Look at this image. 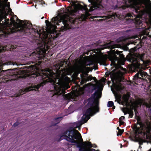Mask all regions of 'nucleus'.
<instances>
[{
	"instance_id": "a211bd4d",
	"label": "nucleus",
	"mask_w": 151,
	"mask_h": 151,
	"mask_svg": "<svg viewBox=\"0 0 151 151\" xmlns=\"http://www.w3.org/2000/svg\"><path fill=\"white\" fill-rule=\"evenodd\" d=\"M138 107L137 104H136L132 107L133 110H134L135 112V116H137L138 114H139L138 111H137V109Z\"/></svg>"
},
{
	"instance_id": "a19ab883",
	"label": "nucleus",
	"mask_w": 151,
	"mask_h": 151,
	"mask_svg": "<svg viewBox=\"0 0 151 151\" xmlns=\"http://www.w3.org/2000/svg\"><path fill=\"white\" fill-rule=\"evenodd\" d=\"M93 79H94V80H96V77H93Z\"/></svg>"
},
{
	"instance_id": "20e7f679",
	"label": "nucleus",
	"mask_w": 151,
	"mask_h": 151,
	"mask_svg": "<svg viewBox=\"0 0 151 151\" xmlns=\"http://www.w3.org/2000/svg\"><path fill=\"white\" fill-rule=\"evenodd\" d=\"M122 52L116 50L115 52V55L114 56L112 57L111 58V65L115 66L116 65V61H118L119 60V58L121 59L124 58V56L122 53Z\"/></svg>"
},
{
	"instance_id": "f704fd0d",
	"label": "nucleus",
	"mask_w": 151,
	"mask_h": 151,
	"mask_svg": "<svg viewBox=\"0 0 151 151\" xmlns=\"http://www.w3.org/2000/svg\"><path fill=\"white\" fill-rule=\"evenodd\" d=\"M7 64L9 65H14V63L12 62H8L7 63Z\"/></svg>"
},
{
	"instance_id": "ea45409f",
	"label": "nucleus",
	"mask_w": 151,
	"mask_h": 151,
	"mask_svg": "<svg viewBox=\"0 0 151 151\" xmlns=\"http://www.w3.org/2000/svg\"><path fill=\"white\" fill-rule=\"evenodd\" d=\"M112 107H112L113 109H115V106H114H114H113Z\"/></svg>"
},
{
	"instance_id": "4468645a",
	"label": "nucleus",
	"mask_w": 151,
	"mask_h": 151,
	"mask_svg": "<svg viewBox=\"0 0 151 151\" xmlns=\"http://www.w3.org/2000/svg\"><path fill=\"white\" fill-rule=\"evenodd\" d=\"M133 109H132V107L130 109H127V113L125 112L124 111L123 112L125 114H126L127 113L129 114V118H132L134 115V112L133 111Z\"/></svg>"
},
{
	"instance_id": "473e14b6",
	"label": "nucleus",
	"mask_w": 151,
	"mask_h": 151,
	"mask_svg": "<svg viewBox=\"0 0 151 151\" xmlns=\"http://www.w3.org/2000/svg\"><path fill=\"white\" fill-rule=\"evenodd\" d=\"M142 72V74H143V76H144V77L147 76L148 75L145 72Z\"/></svg>"
},
{
	"instance_id": "dca6fc26",
	"label": "nucleus",
	"mask_w": 151,
	"mask_h": 151,
	"mask_svg": "<svg viewBox=\"0 0 151 151\" xmlns=\"http://www.w3.org/2000/svg\"><path fill=\"white\" fill-rule=\"evenodd\" d=\"M130 3H132L134 4H137L141 3L142 0H129Z\"/></svg>"
},
{
	"instance_id": "c03bdc74",
	"label": "nucleus",
	"mask_w": 151,
	"mask_h": 151,
	"mask_svg": "<svg viewBox=\"0 0 151 151\" xmlns=\"http://www.w3.org/2000/svg\"><path fill=\"white\" fill-rule=\"evenodd\" d=\"M0 12L1 13H2L3 12L2 11V10H1L0 11Z\"/></svg>"
},
{
	"instance_id": "a878e982",
	"label": "nucleus",
	"mask_w": 151,
	"mask_h": 151,
	"mask_svg": "<svg viewBox=\"0 0 151 151\" xmlns=\"http://www.w3.org/2000/svg\"><path fill=\"white\" fill-rule=\"evenodd\" d=\"M135 117L137 120V121H141V118L139 116H135Z\"/></svg>"
},
{
	"instance_id": "f8f14e48",
	"label": "nucleus",
	"mask_w": 151,
	"mask_h": 151,
	"mask_svg": "<svg viewBox=\"0 0 151 151\" xmlns=\"http://www.w3.org/2000/svg\"><path fill=\"white\" fill-rule=\"evenodd\" d=\"M63 118L62 117H58L54 119L53 122L54 123L52 124V126H55Z\"/></svg>"
},
{
	"instance_id": "72a5a7b5",
	"label": "nucleus",
	"mask_w": 151,
	"mask_h": 151,
	"mask_svg": "<svg viewBox=\"0 0 151 151\" xmlns=\"http://www.w3.org/2000/svg\"><path fill=\"white\" fill-rule=\"evenodd\" d=\"M125 118V117L124 116H121L119 118V120L120 121H122V120L124 119Z\"/></svg>"
},
{
	"instance_id": "8fccbe9b",
	"label": "nucleus",
	"mask_w": 151,
	"mask_h": 151,
	"mask_svg": "<svg viewBox=\"0 0 151 151\" xmlns=\"http://www.w3.org/2000/svg\"><path fill=\"white\" fill-rule=\"evenodd\" d=\"M131 59H130L128 60L130 62L131 61Z\"/></svg>"
},
{
	"instance_id": "393cba45",
	"label": "nucleus",
	"mask_w": 151,
	"mask_h": 151,
	"mask_svg": "<svg viewBox=\"0 0 151 151\" xmlns=\"http://www.w3.org/2000/svg\"><path fill=\"white\" fill-rule=\"evenodd\" d=\"M19 124V123L18 122H15L14 124L13 125L12 127L14 128H15L16 127L18 126Z\"/></svg>"
},
{
	"instance_id": "bb28decb",
	"label": "nucleus",
	"mask_w": 151,
	"mask_h": 151,
	"mask_svg": "<svg viewBox=\"0 0 151 151\" xmlns=\"http://www.w3.org/2000/svg\"><path fill=\"white\" fill-rule=\"evenodd\" d=\"M125 123L124 122L122 121H120L119 125V126H121L122 125H123Z\"/></svg>"
},
{
	"instance_id": "aec40b11",
	"label": "nucleus",
	"mask_w": 151,
	"mask_h": 151,
	"mask_svg": "<svg viewBox=\"0 0 151 151\" xmlns=\"http://www.w3.org/2000/svg\"><path fill=\"white\" fill-rule=\"evenodd\" d=\"M145 55L144 54H139L137 55L138 58L141 60L144 61V57Z\"/></svg>"
},
{
	"instance_id": "5701e85b",
	"label": "nucleus",
	"mask_w": 151,
	"mask_h": 151,
	"mask_svg": "<svg viewBox=\"0 0 151 151\" xmlns=\"http://www.w3.org/2000/svg\"><path fill=\"white\" fill-rule=\"evenodd\" d=\"M114 103L112 101H110L108 102L107 106L109 107H112L114 106Z\"/></svg>"
},
{
	"instance_id": "c756f323",
	"label": "nucleus",
	"mask_w": 151,
	"mask_h": 151,
	"mask_svg": "<svg viewBox=\"0 0 151 151\" xmlns=\"http://www.w3.org/2000/svg\"><path fill=\"white\" fill-rule=\"evenodd\" d=\"M148 13L149 14L151 15V8H149L147 10Z\"/></svg>"
},
{
	"instance_id": "79ce46f5",
	"label": "nucleus",
	"mask_w": 151,
	"mask_h": 151,
	"mask_svg": "<svg viewBox=\"0 0 151 151\" xmlns=\"http://www.w3.org/2000/svg\"><path fill=\"white\" fill-rule=\"evenodd\" d=\"M117 129L118 130V131L120 129H119V127H118L117 128Z\"/></svg>"
},
{
	"instance_id": "2eb2a0df",
	"label": "nucleus",
	"mask_w": 151,
	"mask_h": 151,
	"mask_svg": "<svg viewBox=\"0 0 151 151\" xmlns=\"http://www.w3.org/2000/svg\"><path fill=\"white\" fill-rule=\"evenodd\" d=\"M84 121V122L83 123H82L81 122H78L75 123L74 124V125L73 126V127H75L74 128L73 127L74 129H76V128L81 127V125L83 124L84 123H85V121ZM78 130H79V128H78Z\"/></svg>"
},
{
	"instance_id": "cd10ccee",
	"label": "nucleus",
	"mask_w": 151,
	"mask_h": 151,
	"mask_svg": "<svg viewBox=\"0 0 151 151\" xmlns=\"http://www.w3.org/2000/svg\"><path fill=\"white\" fill-rule=\"evenodd\" d=\"M126 16L128 17H129L131 18V17H133L132 15L130 13H127L126 15Z\"/></svg>"
},
{
	"instance_id": "1a4fd4ad",
	"label": "nucleus",
	"mask_w": 151,
	"mask_h": 151,
	"mask_svg": "<svg viewBox=\"0 0 151 151\" xmlns=\"http://www.w3.org/2000/svg\"><path fill=\"white\" fill-rule=\"evenodd\" d=\"M143 77L144 76H143V74H142V72H138L134 76L133 79L134 81H135L138 80L139 79H140L141 80H143L145 81H147L146 79L144 78H143Z\"/></svg>"
},
{
	"instance_id": "e433bc0d",
	"label": "nucleus",
	"mask_w": 151,
	"mask_h": 151,
	"mask_svg": "<svg viewBox=\"0 0 151 151\" xmlns=\"http://www.w3.org/2000/svg\"><path fill=\"white\" fill-rule=\"evenodd\" d=\"M88 148V149L90 151H96V150L94 149H93V148L90 149V148Z\"/></svg>"
},
{
	"instance_id": "58836bf2",
	"label": "nucleus",
	"mask_w": 151,
	"mask_h": 151,
	"mask_svg": "<svg viewBox=\"0 0 151 151\" xmlns=\"http://www.w3.org/2000/svg\"><path fill=\"white\" fill-rule=\"evenodd\" d=\"M149 111L150 112L151 114V106L149 108Z\"/></svg>"
},
{
	"instance_id": "7ed1b4c3",
	"label": "nucleus",
	"mask_w": 151,
	"mask_h": 151,
	"mask_svg": "<svg viewBox=\"0 0 151 151\" xmlns=\"http://www.w3.org/2000/svg\"><path fill=\"white\" fill-rule=\"evenodd\" d=\"M99 90H97L88 99V102L86 107L88 108L86 111L83 112L84 114L81 118L83 121H85V122H86L90 119V116H92L96 112L99 111L98 105H95V101L101 97V96L99 95Z\"/></svg>"
},
{
	"instance_id": "39448f33",
	"label": "nucleus",
	"mask_w": 151,
	"mask_h": 151,
	"mask_svg": "<svg viewBox=\"0 0 151 151\" xmlns=\"http://www.w3.org/2000/svg\"><path fill=\"white\" fill-rule=\"evenodd\" d=\"M92 5L90 8L91 11L96 9H100L104 8L102 5V0H88Z\"/></svg>"
},
{
	"instance_id": "f257e3e1",
	"label": "nucleus",
	"mask_w": 151,
	"mask_h": 151,
	"mask_svg": "<svg viewBox=\"0 0 151 151\" xmlns=\"http://www.w3.org/2000/svg\"><path fill=\"white\" fill-rule=\"evenodd\" d=\"M16 16V20L23 24L21 29L22 32L24 33H30L34 32L37 33L39 36L40 39L41 40L42 45L36 51L31 53L29 58L32 60L31 63L34 64L31 65L30 71L29 73L27 71L19 70L15 71L14 69H9L6 71V74L2 78H26L27 77L30 78H55L56 73L58 72L60 78H69L67 75H69L70 72L64 64L60 63L56 64L55 66V70L54 72L52 70L48 69L45 72H39L37 71L38 66L40 64L39 60L44 59L45 55L47 50V45L52 41L57 38L59 35L57 34L55 29L57 28L56 25H59L60 23H62L63 25L59 28L62 31H64L71 28V24L76 25V18L75 15H72V17L66 16L65 15L61 17L60 19L57 17H53L52 19V22L54 24L50 23L47 26L46 31L44 29L40 27H37L35 25H32V24L27 20L23 21L18 19Z\"/></svg>"
},
{
	"instance_id": "6e6552de",
	"label": "nucleus",
	"mask_w": 151,
	"mask_h": 151,
	"mask_svg": "<svg viewBox=\"0 0 151 151\" xmlns=\"http://www.w3.org/2000/svg\"><path fill=\"white\" fill-rule=\"evenodd\" d=\"M142 18L141 16H138L134 19H132L133 22L135 23L136 27H140L142 25V22L140 20Z\"/></svg>"
},
{
	"instance_id": "6ab92c4d",
	"label": "nucleus",
	"mask_w": 151,
	"mask_h": 151,
	"mask_svg": "<svg viewBox=\"0 0 151 151\" xmlns=\"http://www.w3.org/2000/svg\"><path fill=\"white\" fill-rule=\"evenodd\" d=\"M7 46L0 45V53L2 52L5 51L7 50Z\"/></svg>"
},
{
	"instance_id": "c85d7f7f",
	"label": "nucleus",
	"mask_w": 151,
	"mask_h": 151,
	"mask_svg": "<svg viewBox=\"0 0 151 151\" xmlns=\"http://www.w3.org/2000/svg\"><path fill=\"white\" fill-rule=\"evenodd\" d=\"M137 124L140 125V126H141L143 125L141 121H137Z\"/></svg>"
},
{
	"instance_id": "a18cd8bd",
	"label": "nucleus",
	"mask_w": 151,
	"mask_h": 151,
	"mask_svg": "<svg viewBox=\"0 0 151 151\" xmlns=\"http://www.w3.org/2000/svg\"><path fill=\"white\" fill-rule=\"evenodd\" d=\"M47 22H49V21H48L47 20H46L45 21V23H47Z\"/></svg>"
},
{
	"instance_id": "c9c22d12",
	"label": "nucleus",
	"mask_w": 151,
	"mask_h": 151,
	"mask_svg": "<svg viewBox=\"0 0 151 151\" xmlns=\"http://www.w3.org/2000/svg\"><path fill=\"white\" fill-rule=\"evenodd\" d=\"M16 46L15 45V46H14V45H11V47L9 48V49H11V48L13 49H14L16 48Z\"/></svg>"
},
{
	"instance_id": "412c9836",
	"label": "nucleus",
	"mask_w": 151,
	"mask_h": 151,
	"mask_svg": "<svg viewBox=\"0 0 151 151\" xmlns=\"http://www.w3.org/2000/svg\"><path fill=\"white\" fill-rule=\"evenodd\" d=\"M106 75L107 76H110L111 78L114 76V74L113 72H107L106 73Z\"/></svg>"
},
{
	"instance_id": "9d476101",
	"label": "nucleus",
	"mask_w": 151,
	"mask_h": 151,
	"mask_svg": "<svg viewBox=\"0 0 151 151\" xmlns=\"http://www.w3.org/2000/svg\"><path fill=\"white\" fill-rule=\"evenodd\" d=\"M15 31V30L14 29H12L11 28L9 30L8 29L7 31L4 30L3 28H0V32H2L5 35V36H8L10 34H12Z\"/></svg>"
},
{
	"instance_id": "7c9ffc66",
	"label": "nucleus",
	"mask_w": 151,
	"mask_h": 151,
	"mask_svg": "<svg viewBox=\"0 0 151 151\" xmlns=\"http://www.w3.org/2000/svg\"><path fill=\"white\" fill-rule=\"evenodd\" d=\"M124 99L126 103H127L128 102V99L127 98L126 95H125V96L124 97Z\"/></svg>"
},
{
	"instance_id": "0eeeda50",
	"label": "nucleus",
	"mask_w": 151,
	"mask_h": 151,
	"mask_svg": "<svg viewBox=\"0 0 151 151\" xmlns=\"http://www.w3.org/2000/svg\"><path fill=\"white\" fill-rule=\"evenodd\" d=\"M88 73H86L85 75H83L81 77V84H84L87 81L93 79V77L91 75L88 76Z\"/></svg>"
},
{
	"instance_id": "4c0bfd02",
	"label": "nucleus",
	"mask_w": 151,
	"mask_h": 151,
	"mask_svg": "<svg viewBox=\"0 0 151 151\" xmlns=\"http://www.w3.org/2000/svg\"><path fill=\"white\" fill-rule=\"evenodd\" d=\"M116 16V13H115V14H113L111 15V17H114V18Z\"/></svg>"
},
{
	"instance_id": "de8ad7c7",
	"label": "nucleus",
	"mask_w": 151,
	"mask_h": 151,
	"mask_svg": "<svg viewBox=\"0 0 151 151\" xmlns=\"http://www.w3.org/2000/svg\"><path fill=\"white\" fill-rule=\"evenodd\" d=\"M44 18V17H42L41 18V19H43Z\"/></svg>"
},
{
	"instance_id": "864d4df0",
	"label": "nucleus",
	"mask_w": 151,
	"mask_h": 151,
	"mask_svg": "<svg viewBox=\"0 0 151 151\" xmlns=\"http://www.w3.org/2000/svg\"><path fill=\"white\" fill-rule=\"evenodd\" d=\"M63 1H65V0H63Z\"/></svg>"
},
{
	"instance_id": "f03ea898",
	"label": "nucleus",
	"mask_w": 151,
	"mask_h": 151,
	"mask_svg": "<svg viewBox=\"0 0 151 151\" xmlns=\"http://www.w3.org/2000/svg\"><path fill=\"white\" fill-rule=\"evenodd\" d=\"M63 139L71 143L76 144L77 147L79 148V151H90L88 148L93 147L91 142H83L80 133L72 127L69 128L65 132L63 133L58 141H60Z\"/></svg>"
},
{
	"instance_id": "37998d69",
	"label": "nucleus",
	"mask_w": 151,
	"mask_h": 151,
	"mask_svg": "<svg viewBox=\"0 0 151 151\" xmlns=\"http://www.w3.org/2000/svg\"><path fill=\"white\" fill-rule=\"evenodd\" d=\"M0 73H0V75H2V71H0Z\"/></svg>"
},
{
	"instance_id": "4be33fe9",
	"label": "nucleus",
	"mask_w": 151,
	"mask_h": 151,
	"mask_svg": "<svg viewBox=\"0 0 151 151\" xmlns=\"http://www.w3.org/2000/svg\"><path fill=\"white\" fill-rule=\"evenodd\" d=\"M78 7L81 10H86L87 9L86 6H83L81 4H79Z\"/></svg>"
},
{
	"instance_id": "ddd939ff",
	"label": "nucleus",
	"mask_w": 151,
	"mask_h": 151,
	"mask_svg": "<svg viewBox=\"0 0 151 151\" xmlns=\"http://www.w3.org/2000/svg\"><path fill=\"white\" fill-rule=\"evenodd\" d=\"M35 88V87L34 86L33 87H29L26 88L24 89V90H23L20 93V95H22L23 94H24L26 92H28L32 90H34Z\"/></svg>"
},
{
	"instance_id": "9b49d317",
	"label": "nucleus",
	"mask_w": 151,
	"mask_h": 151,
	"mask_svg": "<svg viewBox=\"0 0 151 151\" xmlns=\"http://www.w3.org/2000/svg\"><path fill=\"white\" fill-rule=\"evenodd\" d=\"M146 125L145 126L146 132L147 134H149L151 132V121L146 122Z\"/></svg>"
},
{
	"instance_id": "3c124183",
	"label": "nucleus",
	"mask_w": 151,
	"mask_h": 151,
	"mask_svg": "<svg viewBox=\"0 0 151 151\" xmlns=\"http://www.w3.org/2000/svg\"><path fill=\"white\" fill-rule=\"evenodd\" d=\"M4 11H5V9L4 8Z\"/></svg>"
},
{
	"instance_id": "49530a36",
	"label": "nucleus",
	"mask_w": 151,
	"mask_h": 151,
	"mask_svg": "<svg viewBox=\"0 0 151 151\" xmlns=\"http://www.w3.org/2000/svg\"><path fill=\"white\" fill-rule=\"evenodd\" d=\"M8 0H5V2H7Z\"/></svg>"
},
{
	"instance_id": "2f4dec72",
	"label": "nucleus",
	"mask_w": 151,
	"mask_h": 151,
	"mask_svg": "<svg viewBox=\"0 0 151 151\" xmlns=\"http://www.w3.org/2000/svg\"><path fill=\"white\" fill-rule=\"evenodd\" d=\"M119 39V41L121 42L125 41L126 40L125 39H123L122 37H120Z\"/></svg>"
},
{
	"instance_id": "09e8293b",
	"label": "nucleus",
	"mask_w": 151,
	"mask_h": 151,
	"mask_svg": "<svg viewBox=\"0 0 151 151\" xmlns=\"http://www.w3.org/2000/svg\"><path fill=\"white\" fill-rule=\"evenodd\" d=\"M8 4H9V6L10 7V5H9V2H8Z\"/></svg>"
},
{
	"instance_id": "603ef678",
	"label": "nucleus",
	"mask_w": 151,
	"mask_h": 151,
	"mask_svg": "<svg viewBox=\"0 0 151 151\" xmlns=\"http://www.w3.org/2000/svg\"><path fill=\"white\" fill-rule=\"evenodd\" d=\"M6 18V16H5L4 17V18Z\"/></svg>"
},
{
	"instance_id": "f3484780",
	"label": "nucleus",
	"mask_w": 151,
	"mask_h": 151,
	"mask_svg": "<svg viewBox=\"0 0 151 151\" xmlns=\"http://www.w3.org/2000/svg\"><path fill=\"white\" fill-rule=\"evenodd\" d=\"M95 91L97 90H99V95L100 96H101V92L100 91L99 88V87L97 86H93V88L91 90V93H92L93 91L94 90H96Z\"/></svg>"
},
{
	"instance_id": "423d86ee",
	"label": "nucleus",
	"mask_w": 151,
	"mask_h": 151,
	"mask_svg": "<svg viewBox=\"0 0 151 151\" xmlns=\"http://www.w3.org/2000/svg\"><path fill=\"white\" fill-rule=\"evenodd\" d=\"M149 138V136L147 133H144L143 137L142 138L139 137L137 139V141L139 142L140 145H141L143 144V142H147V140Z\"/></svg>"
},
{
	"instance_id": "b1692460",
	"label": "nucleus",
	"mask_w": 151,
	"mask_h": 151,
	"mask_svg": "<svg viewBox=\"0 0 151 151\" xmlns=\"http://www.w3.org/2000/svg\"><path fill=\"white\" fill-rule=\"evenodd\" d=\"M124 131V130L123 129H120V130H119L118 131V132L117 133V136L121 135L123 133Z\"/></svg>"
}]
</instances>
